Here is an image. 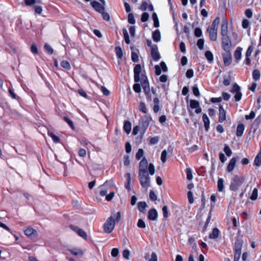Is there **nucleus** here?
I'll list each match as a JSON object with an SVG mask.
<instances>
[{
    "label": "nucleus",
    "instance_id": "obj_30",
    "mask_svg": "<svg viewBox=\"0 0 261 261\" xmlns=\"http://www.w3.org/2000/svg\"><path fill=\"white\" fill-rule=\"evenodd\" d=\"M153 102L155 103V105L153 107V111L154 113H158L160 110V107L159 104L160 103L159 99L158 97H155L153 98Z\"/></svg>",
    "mask_w": 261,
    "mask_h": 261
},
{
    "label": "nucleus",
    "instance_id": "obj_33",
    "mask_svg": "<svg viewBox=\"0 0 261 261\" xmlns=\"http://www.w3.org/2000/svg\"><path fill=\"white\" fill-rule=\"evenodd\" d=\"M260 73L258 69H254L252 72V77L255 81H257L260 79Z\"/></svg>",
    "mask_w": 261,
    "mask_h": 261
},
{
    "label": "nucleus",
    "instance_id": "obj_26",
    "mask_svg": "<svg viewBox=\"0 0 261 261\" xmlns=\"http://www.w3.org/2000/svg\"><path fill=\"white\" fill-rule=\"evenodd\" d=\"M152 38L155 42H159L161 40V34L159 30H156L153 32Z\"/></svg>",
    "mask_w": 261,
    "mask_h": 261
},
{
    "label": "nucleus",
    "instance_id": "obj_23",
    "mask_svg": "<svg viewBox=\"0 0 261 261\" xmlns=\"http://www.w3.org/2000/svg\"><path fill=\"white\" fill-rule=\"evenodd\" d=\"M202 120L204 123L205 129L206 131H207L210 127V120L206 114H203Z\"/></svg>",
    "mask_w": 261,
    "mask_h": 261
},
{
    "label": "nucleus",
    "instance_id": "obj_39",
    "mask_svg": "<svg viewBox=\"0 0 261 261\" xmlns=\"http://www.w3.org/2000/svg\"><path fill=\"white\" fill-rule=\"evenodd\" d=\"M190 107L192 109L197 108V107H198V106H200L199 102L196 100L192 99L190 100Z\"/></svg>",
    "mask_w": 261,
    "mask_h": 261
},
{
    "label": "nucleus",
    "instance_id": "obj_56",
    "mask_svg": "<svg viewBox=\"0 0 261 261\" xmlns=\"http://www.w3.org/2000/svg\"><path fill=\"white\" fill-rule=\"evenodd\" d=\"M133 89L136 93H140L141 91L140 84L138 83L135 84L133 86Z\"/></svg>",
    "mask_w": 261,
    "mask_h": 261
},
{
    "label": "nucleus",
    "instance_id": "obj_50",
    "mask_svg": "<svg viewBox=\"0 0 261 261\" xmlns=\"http://www.w3.org/2000/svg\"><path fill=\"white\" fill-rule=\"evenodd\" d=\"M254 49V47L252 45H250L248 47L247 51L246 53V57H250L251 54L253 52V50Z\"/></svg>",
    "mask_w": 261,
    "mask_h": 261
},
{
    "label": "nucleus",
    "instance_id": "obj_32",
    "mask_svg": "<svg viewBox=\"0 0 261 261\" xmlns=\"http://www.w3.org/2000/svg\"><path fill=\"white\" fill-rule=\"evenodd\" d=\"M218 190L222 192L224 189V180L222 178H219L217 182Z\"/></svg>",
    "mask_w": 261,
    "mask_h": 261
},
{
    "label": "nucleus",
    "instance_id": "obj_54",
    "mask_svg": "<svg viewBox=\"0 0 261 261\" xmlns=\"http://www.w3.org/2000/svg\"><path fill=\"white\" fill-rule=\"evenodd\" d=\"M149 14L147 12H144L141 16V21L143 22H146L149 18Z\"/></svg>",
    "mask_w": 261,
    "mask_h": 261
},
{
    "label": "nucleus",
    "instance_id": "obj_17",
    "mask_svg": "<svg viewBox=\"0 0 261 261\" xmlns=\"http://www.w3.org/2000/svg\"><path fill=\"white\" fill-rule=\"evenodd\" d=\"M207 32L209 33L210 39L213 41L217 40V30H213L208 28L207 29Z\"/></svg>",
    "mask_w": 261,
    "mask_h": 261
},
{
    "label": "nucleus",
    "instance_id": "obj_38",
    "mask_svg": "<svg viewBox=\"0 0 261 261\" xmlns=\"http://www.w3.org/2000/svg\"><path fill=\"white\" fill-rule=\"evenodd\" d=\"M61 65L62 67L67 70H69L71 68L70 63L66 60L62 61L61 63Z\"/></svg>",
    "mask_w": 261,
    "mask_h": 261
},
{
    "label": "nucleus",
    "instance_id": "obj_35",
    "mask_svg": "<svg viewBox=\"0 0 261 261\" xmlns=\"http://www.w3.org/2000/svg\"><path fill=\"white\" fill-rule=\"evenodd\" d=\"M115 50L117 57L119 59H121L123 57V53L121 48L120 47H116Z\"/></svg>",
    "mask_w": 261,
    "mask_h": 261
},
{
    "label": "nucleus",
    "instance_id": "obj_7",
    "mask_svg": "<svg viewBox=\"0 0 261 261\" xmlns=\"http://www.w3.org/2000/svg\"><path fill=\"white\" fill-rule=\"evenodd\" d=\"M222 47L225 51H228L230 50V48L231 45V42L227 35L225 36H222Z\"/></svg>",
    "mask_w": 261,
    "mask_h": 261
},
{
    "label": "nucleus",
    "instance_id": "obj_6",
    "mask_svg": "<svg viewBox=\"0 0 261 261\" xmlns=\"http://www.w3.org/2000/svg\"><path fill=\"white\" fill-rule=\"evenodd\" d=\"M24 232L25 235L31 239H35L38 236L37 230L31 227H27L24 229Z\"/></svg>",
    "mask_w": 261,
    "mask_h": 261
},
{
    "label": "nucleus",
    "instance_id": "obj_57",
    "mask_svg": "<svg viewBox=\"0 0 261 261\" xmlns=\"http://www.w3.org/2000/svg\"><path fill=\"white\" fill-rule=\"evenodd\" d=\"M194 34L196 37H200L202 35V31L201 29L199 28H196L195 29Z\"/></svg>",
    "mask_w": 261,
    "mask_h": 261
},
{
    "label": "nucleus",
    "instance_id": "obj_46",
    "mask_svg": "<svg viewBox=\"0 0 261 261\" xmlns=\"http://www.w3.org/2000/svg\"><path fill=\"white\" fill-rule=\"evenodd\" d=\"M148 171L151 175H153L155 172L154 166L152 163H150L148 165Z\"/></svg>",
    "mask_w": 261,
    "mask_h": 261
},
{
    "label": "nucleus",
    "instance_id": "obj_55",
    "mask_svg": "<svg viewBox=\"0 0 261 261\" xmlns=\"http://www.w3.org/2000/svg\"><path fill=\"white\" fill-rule=\"evenodd\" d=\"M100 13L102 15V16L103 17V19L106 21H109L110 19V17L109 14L105 11V10H103V12H101Z\"/></svg>",
    "mask_w": 261,
    "mask_h": 261
},
{
    "label": "nucleus",
    "instance_id": "obj_27",
    "mask_svg": "<svg viewBox=\"0 0 261 261\" xmlns=\"http://www.w3.org/2000/svg\"><path fill=\"white\" fill-rule=\"evenodd\" d=\"M125 177L126 178V183L125 185V188L129 191L130 190V181H131V176L130 174L127 173L125 174Z\"/></svg>",
    "mask_w": 261,
    "mask_h": 261
},
{
    "label": "nucleus",
    "instance_id": "obj_1",
    "mask_svg": "<svg viewBox=\"0 0 261 261\" xmlns=\"http://www.w3.org/2000/svg\"><path fill=\"white\" fill-rule=\"evenodd\" d=\"M121 215L120 212H118L116 214L108 218L103 226V229L106 232L108 233H111L114 228L116 222H118L120 220Z\"/></svg>",
    "mask_w": 261,
    "mask_h": 261
},
{
    "label": "nucleus",
    "instance_id": "obj_47",
    "mask_svg": "<svg viewBox=\"0 0 261 261\" xmlns=\"http://www.w3.org/2000/svg\"><path fill=\"white\" fill-rule=\"evenodd\" d=\"M167 152L166 150H164L161 153V160L164 163L166 162L167 159Z\"/></svg>",
    "mask_w": 261,
    "mask_h": 261
},
{
    "label": "nucleus",
    "instance_id": "obj_44",
    "mask_svg": "<svg viewBox=\"0 0 261 261\" xmlns=\"http://www.w3.org/2000/svg\"><path fill=\"white\" fill-rule=\"evenodd\" d=\"M192 91L194 95L195 96L198 97L200 96V92L198 88V87L196 85H194L193 86V87H192Z\"/></svg>",
    "mask_w": 261,
    "mask_h": 261
},
{
    "label": "nucleus",
    "instance_id": "obj_34",
    "mask_svg": "<svg viewBox=\"0 0 261 261\" xmlns=\"http://www.w3.org/2000/svg\"><path fill=\"white\" fill-rule=\"evenodd\" d=\"M205 56L210 63L213 61V55L211 51H206L205 53Z\"/></svg>",
    "mask_w": 261,
    "mask_h": 261
},
{
    "label": "nucleus",
    "instance_id": "obj_24",
    "mask_svg": "<svg viewBox=\"0 0 261 261\" xmlns=\"http://www.w3.org/2000/svg\"><path fill=\"white\" fill-rule=\"evenodd\" d=\"M245 126L243 124L240 123L239 124L237 128V133L236 135L238 137H241L243 134L244 131Z\"/></svg>",
    "mask_w": 261,
    "mask_h": 261
},
{
    "label": "nucleus",
    "instance_id": "obj_64",
    "mask_svg": "<svg viewBox=\"0 0 261 261\" xmlns=\"http://www.w3.org/2000/svg\"><path fill=\"white\" fill-rule=\"evenodd\" d=\"M255 116V113L254 111H251L249 115H246L245 116V119L246 120L252 119Z\"/></svg>",
    "mask_w": 261,
    "mask_h": 261
},
{
    "label": "nucleus",
    "instance_id": "obj_12",
    "mask_svg": "<svg viewBox=\"0 0 261 261\" xmlns=\"http://www.w3.org/2000/svg\"><path fill=\"white\" fill-rule=\"evenodd\" d=\"M134 81L136 83H138L140 81V73L141 72V66L140 64H137L134 69Z\"/></svg>",
    "mask_w": 261,
    "mask_h": 261
},
{
    "label": "nucleus",
    "instance_id": "obj_15",
    "mask_svg": "<svg viewBox=\"0 0 261 261\" xmlns=\"http://www.w3.org/2000/svg\"><path fill=\"white\" fill-rule=\"evenodd\" d=\"M91 5L96 11L99 13L105 10V7L97 1H92Z\"/></svg>",
    "mask_w": 261,
    "mask_h": 261
},
{
    "label": "nucleus",
    "instance_id": "obj_42",
    "mask_svg": "<svg viewBox=\"0 0 261 261\" xmlns=\"http://www.w3.org/2000/svg\"><path fill=\"white\" fill-rule=\"evenodd\" d=\"M144 155V151L143 149L140 148L136 154V158L137 160H139Z\"/></svg>",
    "mask_w": 261,
    "mask_h": 261
},
{
    "label": "nucleus",
    "instance_id": "obj_58",
    "mask_svg": "<svg viewBox=\"0 0 261 261\" xmlns=\"http://www.w3.org/2000/svg\"><path fill=\"white\" fill-rule=\"evenodd\" d=\"M137 226L139 228H144L146 227L145 223L142 219H139L137 223Z\"/></svg>",
    "mask_w": 261,
    "mask_h": 261
},
{
    "label": "nucleus",
    "instance_id": "obj_18",
    "mask_svg": "<svg viewBox=\"0 0 261 261\" xmlns=\"http://www.w3.org/2000/svg\"><path fill=\"white\" fill-rule=\"evenodd\" d=\"M158 213L155 208H151L148 212V218L149 220L154 221L157 219Z\"/></svg>",
    "mask_w": 261,
    "mask_h": 261
},
{
    "label": "nucleus",
    "instance_id": "obj_45",
    "mask_svg": "<svg viewBox=\"0 0 261 261\" xmlns=\"http://www.w3.org/2000/svg\"><path fill=\"white\" fill-rule=\"evenodd\" d=\"M128 22L130 24H135L136 22L135 19L132 13H129L128 15Z\"/></svg>",
    "mask_w": 261,
    "mask_h": 261
},
{
    "label": "nucleus",
    "instance_id": "obj_20",
    "mask_svg": "<svg viewBox=\"0 0 261 261\" xmlns=\"http://www.w3.org/2000/svg\"><path fill=\"white\" fill-rule=\"evenodd\" d=\"M237 160V158L235 157L232 158L230 160L227 167V170L228 172H231L233 170L236 165Z\"/></svg>",
    "mask_w": 261,
    "mask_h": 261
},
{
    "label": "nucleus",
    "instance_id": "obj_19",
    "mask_svg": "<svg viewBox=\"0 0 261 261\" xmlns=\"http://www.w3.org/2000/svg\"><path fill=\"white\" fill-rule=\"evenodd\" d=\"M68 250L74 256L81 257L83 255L82 250L79 248L68 249Z\"/></svg>",
    "mask_w": 261,
    "mask_h": 261
},
{
    "label": "nucleus",
    "instance_id": "obj_10",
    "mask_svg": "<svg viewBox=\"0 0 261 261\" xmlns=\"http://www.w3.org/2000/svg\"><path fill=\"white\" fill-rule=\"evenodd\" d=\"M151 55L153 60L157 61L160 59L161 56L158 51V47L157 45L154 44L151 46Z\"/></svg>",
    "mask_w": 261,
    "mask_h": 261
},
{
    "label": "nucleus",
    "instance_id": "obj_9",
    "mask_svg": "<svg viewBox=\"0 0 261 261\" xmlns=\"http://www.w3.org/2000/svg\"><path fill=\"white\" fill-rule=\"evenodd\" d=\"M243 242L242 240H237L234 243V249L235 251L234 254L236 258L241 256V249L242 247Z\"/></svg>",
    "mask_w": 261,
    "mask_h": 261
},
{
    "label": "nucleus",
    "instance_id": "obj_61",
    "mask_svg": "<svg viewBox=\"0 0 261 261\" xmlns=\"http://www.w3.org/2000/svg\"><path fill=\"white\" fill-rule=\"evenodd\" d=\"M77 233L80 237L83 238L84 239H86L87 234L85 232V231H84L83 229L80 228V229L79 230V231L77 232Z\"/></svg>",
    "mask_w": 261,
    "mask_h": 261
},
{
    "label": "nucleus",
    "instance_id": "obj_3",
    "mask_svg": "<svg viewBox=\"0 0 261 261\" xmlns=\"http://www.w3.org/2000/svg\"><path fill=\"white\" fill-rule=\"evenodd\" d=\"M139 180L142 187L147 188L150 186L148 173H139Z\"/></svg>",
    "mask_w": 261,
    "mask_h": 261
},
{
    "label": "nucleus",
    "instance_id": "obj_8",
    "mask_svg": "<svg viewBox=\"0 0 261 261\" xmlns=\"http://www.w3.org/2000/svg\"><path fill=\"white\" fill-rule=\"evenodd\" d=\"M148 161L145 158H143L139 163V173H148Z\"/></svg>",
    "mask_w": 261,
    "mask_h": 261
},
{
    "label": "nucleus",
    "instance_id": "obj_52",
    "mask_svg": "<svg viewBox=\"0 0 261 261\" xmlns=\"http://www.w3.org/2000/svg\"><path fill=\"white\" fill-rule=\"evenodd\" d=\"M44 49L46 51H47L48 54L51 55L53 54V52H54V50L53 49L51 48V47L48 45L47 44H45L44 45Z\"/></svg>",
    "mask_w": 261,
    "mask_h": 261
},
{
    "label": "nucleus",
    "instance_id": "obj_14",
    "mask_svg": "<svg viewBox=\"0 0 261 261\" xmlns=\"http://www.w3.org/2000/svg\"><path fill=\"white\" fill-rule=\"evenodd\" d=\"M228 33V21L226 19L223 18L221 26V34L222 36L227 35Z\"/></svg>",
    "mask_w": 261,
    "mask_h": 261
},
{
    "label": "nucleus",
    "instance_id": "obj_25",
    "mask_svg": "<svg viewBox=\"0 0 261 261\" xmlns=\"http://www.w3.org/2000/svg\"><path fill=\"white\" fill-rule=\"evenodd\" d=\"M220 231L217 228L213 229V231L209 234V238L212 239H215L219 236Z\"/></svg>",
    "mask_w": 261,
    "mask_h": 261
},
{
    "label": "nucleus",
    "instance_id": "obj_13",
    "mask_svg": "<svg viewBox=\"0 0 261 261\" xmlns=\"http://www.w3.org/2000/svg\"><path fill=\"white\" fill-rule=\"evenodd\" d=\"M223 59L225 66H228L231 63L232 58L230 50L225 51V53L223 54Z\"/></svg>",
    "mask_w": 261,
    "mask_h": 261
},
{
    "label": "nucleus",
    "instance_id": "obj_59",
    "mask_svg": "<svg viewBox=\"0 0 261 261\" xmlns=\"http://www.w3.org/2000/svg\"><path fill=\"white\" fill-rule=\"evenodd\" d=\"M159 141V137L158 136L151 138L150 139V143L152 145L157 144Z\"/></svg>",
    "mask_w": 261,
    "mask_h": 261
},
{
    "label": "nucleus",
    "instance_id": "obj_51",
    "mask_svg": "<svg viewBox=\"0 0 261 261\" xmlns=\"http://www.w3.org/2000/svg\"><path fill=\"white\" fill-rule=\"evenodd\" d=\"M204 42V41L203 39H199L197 41V45L198 48L200 50H202L203 49Z\"/></svg>",
    "mask_w": 261,
    "mask_h": 261
},
{
    "label": "nucleus",
    "instance_id": "obj_49",
    "mask_svg": "<svg viewBox=\"0 0 261 261\" xmlns=\"http://www.w3.org/2000/svg\"><path fill=\"white\" fill-rule=\"evenodd\" d=\"M224 151L228 156H230L232 154L231 150L230 149L229 147L227 145H225Z\"/></svg>",
    "mask_w": 261,
    "mask_h": 261
},
{
    "label": "nucleus",
    "instance_id": "obj_63",
    "mask_svg": "<svg viewBox=\"0 0 261 261\" xmlns=\"http://www.w3.org/2000/svg\"><path fill=\"white\" fill-rule=\"evenodd\" d=\"M187 196L189 200V201L190 203H193L194 202V199L193 197V193L191 191H189L187 193Z\"/></svg>",
    "mask_w": 261,
    "mask_h": 261
},
{
    "label": "nucleus",
    "instance_id": "obj_16",
    "mask_svg": "<svg viewBox=\"0 0 261 261\" xmlns=\"http://www.w3.org/2000/svg\"><path fill=\"white\" fill-rule=\"evenodd\" d=\"M218 121L222 123L226 119V112L222 105H219Z\"/></svg>",
    "mask_w": 261,
    "mask_h": 261
},
{
    "label": "nucleus",
    "instance_id": "obj_41",
    "mask_svg": "<svg viewBox=\"0 0 261 261\" xmlns=\"http://www.w3.org/2000/svg\"><path fill=\"white\" fill-rule=\"evenodd\" d=\"M139 109L140 111L143 112L144 113H146L147 112V110L146 108L145 104L144 102L141 101L140 102Z\"/></svg>",
    "mask_w": 261,
    "mask_h": 261
},
{
    "label": "nucleus",
    "instance_id": "obj_60",
    "mask_svg": "<svg viewBox=\"0 0 261 261\" xmlns=\"http://www.w3.org/2000/svg\"><path fill=\"white\" fill-rule=\"evenodd\" d=\"M49 135L50 136V137L52 138V139L53 140L54 142L58 143L60 142V139L58 136H57L56 135H55V134H54L52 133H49Z\"/></svg>",
    "mask_w": 261,
    "mask_h": 261
},
{
    "label": "nucleus",
    "instance_id": "obj_29",
    "mask_svg": "<svg viewBox=\"0 0 261 261\" xmlns=\"http://www.w3.org/2000/svg\"><path fill=\"white\" fill-rule=\"evenodd\" d=\"M220 22V18L219 17H217L213 21L212 26L210 29L213 30H218L219 24Z\"/></svg>",
    "mask_w": 261,
    "mask_h": 261
},
{
    "label": "nucleus",
    "instance_id": "obj_2",
    "mask_svg": "<svg viewBox=\"0 0 261 261\" xmlns=\"http://www.w3.org/2000/svg\"><path fill=\"white\" fill-rule=\"evenodd\" d=\"M245 178L243 176H234L231 179L229 189L233 191H236L244 182Z\"/></svg>",
    "mask_w": 261,
    "mask_h": 261
},
{
    "label": "nucleus",
    "instance_id": "obj_43",
    "mask_svg": "<svg viewBox=\"0 0 261 261\" xmlns=\"http://www.w3.org/2000/svg\"><path fill=\"white\" fill-rule=\"evenodd\" d=\"M258 195V190L256 188H254L252 191L250 199L252 200H255L257 199Z\"/></svg>",
    "mask_w": 261,
    "mask_h": 261
},
{
    "label": "nucleus",
    "instance_id": "obj_4",
    "mask_svg": "<svg viewBox=\"0 0 261 261\" xmlns=\"http://www.w3.org/2000/svg\"><path fill=\"white\" fill-rule=\"evenodd\" d=\"M230 92L235 93L234 99L236 101H239L241 99L242 94L241 92V88L237 84H233Z\"/></svg>",
    "mask_w": 261,
    "mask_h": 261
},
{
    "label": "nucleus",
    "instance_id": "obj_21",
    "mask_svg": "<svg viewBox=\"0 0 261 261\" xmlns=\"http://www.w3.org/2000/svg\"><path fill=\"white\" fill-rule=\"evenodd\" d=\"M242 48L240 47H237L234 53V57L237 62H239L242 57Z\"/></svg>",
    "mask_w": 261,
    "mask_h": 261
},
{
    "label": "nucleus",
    "instance_id": "obj_31",
    "mask_svg": "<svg viewBox=\"0 0 261 261\" xmlns=\"http://www.w3.org/2000/svg\"><path fill=\"white\" fill-rule=\"evenodd\" d=\"M107 181H106L103 185L100 186V188L101 189V191H100V195L101 196H106V195H107L108 191L106 189H105L107 186Z\"/></svg>",
    "mask_w": 261,
    "mask_h": 261
},
{
    "label": "nucleus",
    "instance_id": "obj_40",
    "mask_svg": "<svg viewBox=\"0 0 261 261\" xmlns=\"http://www.w3.org/2000/svg\"><path fill=\"white\" fill-rule=\"evenodd\" d=\"M254 165L259 167L261 165V155L257 154L256 156L254 161Z\"/></svg>",
    "mask_w": 261,
    "mask_h": 261
},
{
    "label": "nucleus",
    "instance_id": "obj_28",
    "mask_svg": "<svg viewBox=\"0 0 261 261\" xmlns=\"http://www.w3.org/2000/svg\"><path fill=\"white\" fill-rule=\"evenodd\" d=\"M147 205L144 201H141L138 203V207L140 212L144 213L145 208L147 207Z\"/></svg>",
    "mask_w": 261,
    "mask_h": 261
},
{
    "label": "nucleus",
    "instance_id": "obj_37",
    "mask_svg": "<svg viewBox=\"0 0 261 261\" xmlns=\"http://www.w3.org/2000/svg\"><path fill=\"white\" fill-rule=\"evenodd\" d=\"M27 5L31 6L35 4H41L42 2L40 0H24Z\"/></svg>",
    "mask_w": 261,
    "mask_h": 261
},
{
    "label": "nucleus",
    "instance_id": "obj_22",
    "mask_svg": "<svg viewBox=\"0 0 261 261\" xmlns=\"http://www.w3.org/2000/svg\"><path fill=\"white\" fill-rule=\"evenodd\" d=\"M123 129L127 134H129L132 129V124L129 121H125L123 125Z\"/></svg>",
    "mask_w": 261,
    "mask_h": 261
},
{
    "label": "nucleus",
    "instance_id": "obj_11",
    "mask_svg": "<svg viewBox=\"0 0 261 261\" xmlns=\"http://www.w3.org/2000/svg\"><path fill=\"white\" fill-rule=\"evenodd\" d=\"M149 120L148 118H145L141 119L138 126L143 134L145 132L149 126Z\"/></svg>",
    "mask_w": 261,
    "mask_h": 261
},
{
    "label": "nucleus",
    "instance_id": "obj_48",
    "mask_svg": "<svg viewBox=\"0 0 261 261\" xmlns=\"http://www.w3.org/2000/svg\"><path fill=\"white\" fill-rule=\"evenodd\" d=\"M186 174H187V178L189 180H191L193 178V175L192 171L190 168H187L186 170Z\"/></svg>",
    "mask_w": 261,
    "mask_h": 261
},
{
    "label": "nucleus",
    "instance_id": "obj_36",
    "mask_svg": "<svg viewBox=\"0 0 261 261\" xmlns=\"http://www.w3.org/2000/svg\"><path fill=\"white\" fill-rule=\"evenodd\" d=\"M123 34L124 38L125 43L126 44H129L130 40L129 38L128 34L127 33V30L125 29H123Z\"/></svg>",
    "mask_w": 261,
    "mask_h": 261
},
{
    "label": "nucleus",
    "instance_id": "obj_53",
    "mask_svg": "<svg viewBox=\"0 0 261 261\" xmlns=\"http://www.w3.org/2000/svg\"><path fill=\"white\" fill-rule=\"evenodd\" d=\"M63 119L65 121H66L68 124V125L71 127V128L72 129H74V125H73V122L70 120L68 117H64L63 118Z\"/></svg>",
    "mask_w": 261,
    "mask_h": 261
},
{
    "label": "nucleus",
    "instance_id": "obj_5",
    "mask_svg": "<svg viewBox=\"0 0 261 261\" xmlns=\"http://www.w3.org/2000/svg\"><path fill=\"white\" fill-rule=\"evenodd\" d=\"M140 82H141L144 93H148L150 88L147 76L143 74H141Z\"/></svg>",
    "mask_w": 261,
    "mask_h": 261
},
{
    "label": "nucleus",
    "instance_id": "obj_62",
    "mask_svg": "<svg viewBox=\"0 0 261 261\" xmlns=\"http://www.w3.org/2000/svg\"><path fill=\"white\" fill-rule=\"evenodd\" d=\"M187 77L190 79L192 78L194 75V71L192 69H188L186 73Z\"/></svg>",
    "mask_w": 261,
    "mask_h": 261
}]
</instances>
